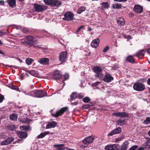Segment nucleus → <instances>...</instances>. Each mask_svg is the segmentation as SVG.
<instances>
[{"label": "nucleus", "instance_id": "1", "mask_svg": "<svg viewBox=\"0 0 150 150\" xmlns=\"http://www.w3.org/2000/svg\"><path fill=\"white\" fill-rule=\"evenodd\" d=\"M102 69L99 66H96L93 68V71L96 74L95 75L96 78H98L100 79L103 78V75L101 72L102 71Z\"/></svg>", "mask_w": 150, "mask_h": 150}, {"label": "nucleus", "instance_id": "2", "mask_svg": "<svg viewBox=\"0 0 150 150\" xmlns=\"http://www.w3.org/2000/svg\"><path fill=\"white\" fill-rule=\"evenodd\" d=\"M31 95H35V96L38 98L43 97L47 96V93L42 90H37L35 92L31 91L30 92Z\"/></svg>", "mask_w": 150, "mask_h": 150}, {"label": "nucleus", "instance_id": "3", "mask_svg": "<svg viewBox=\"0 0 150 150\" xmlns=\"http://www.w3.org/2000/svg\"><path fill=\"white\" fill-rule=\"evenodd\" d=\"M54 78L58 82H63L64 81L63 77L60 72L58 70L55 71L53 75Z\"/></svg>", "mask_w": 150, "mask_h": 150}, {"label": "nucleus", "instance_id": "4", "mask_svg": "<svg viewBox=\"0 0 150 150\" xmlns=\"http://www.w3.org/2000/svg\"><path fill=\"white\" fill-rule=\"evenodd\" d=\"M22 42L24 45L32 46L37 43V40H34L33 38H25L24 41V39H22Z\"/></svg>", "mask_w": 150, "mask_h": 150}, {"label": "nucleus", "instance_id": "5", "mask_svg": "<svg viewBox=\"0 0 150 150\" xmlns=\"http://www.w3.org/2000/svg\"><path fill=\"white\" fill-rule=\"evenodd\" d=\"M33 6L35 11L37 12H42L47 8V7L46 6L42 5L37 4H34Z\"/></svg>", "mask_w": 150, "mask_h": 150}, {"label": "nucleus", "instance_id": "6", "mask_svg": "<svg viewBox=\"0 0 150 150\" xmlns=\"http://www.w3.org/2000/svg\"><path fill=\"white\" fill-rule=\"evenodd\" d=\"M133 88L134 90L139 91H143L145 89V86L144 84L138 82L134 84Z\"/></svg>", "mask_w": 150, "mask_h": 150}, {"label": "nucleus", "instance_id": "7", "mask_svg": "<svg viewBox=\"0 0 150 150\" xmlns=\"http://www.w3.org/2000/svg\"><path fill=\"white\" fill-rule=\"evenodd\" d=\"M64 17L63 18V20L64 21H70L73 20L74 15L72 12L71 11L66 12L64 15Z\"/></svg>", "mask_w": 150, "mask_h": 150}, {"label": "nucleus", "instance_id": "8", "mask_svg": "<svg viewBox=\"0 0 150 150\" xmlns=\"http://www.w3.org/2000/svg\"><path fill=\"white\" fill-rule=\"evenodd\" d=\"M68 110V107H65L60 109L56 112V114H52V115L55 117H57L61 115H62L64 112Z\"/></svg>", "mask_w": 150, "mask_h": 150}, {"label": "nucleus", "instance_id": "9", "mask_svg": "<svg viewBox=\"0 0 150 150\" xmlns=\"http://www.w3.org/2000/svg\"><path fill=\"white\" fill-rule=\"evenodd\" d=\"M112 115L117 117L122 118L127 117L129 116V114L125 112H114L113 113Z\"/></svg>", "mask_w": 150, "mask_h": 150}, {"label": "nucleus", "instance_id": "10", "mask_svg": "<svg viewBox=\"0 0 150 150\" xmlns=\"http://www.w3.org/2000/svg\"><path fill=\"white\" fill-rule=\"evenodd\" d=\"M121 132V129L120 127H119L111 131L108 134L107 136L108 137H110L115 134H119Z\"/></svg>", "mask_w": 150, "mask_h": 150}, {"label": "nucleus", "instance_id": "11", "mask_svg": "<svg viewBox=\"0 0 150 150\" xmlns=\"http://www.w3.org/2000/svg\"><path fill=\"white\" fill-rule=\"evenodd\" d=\"M67 52H62L59 55V60L61 62V64L67 60Z\"/></svg>", "mask_w": 150, "mask_h": 150}, {"label": "nucleus", "instance_id": "12", "mask_svg": "<svg viewBox=\"0 0 150 150\" xmlns=\"http://www.w3.org/2000/svg\"><path fill=\"white\" fill-rule=\"evenodd\" d=\"M133 10L136 13H140L143 12V8L139 5H136L134 6Z\"/></svg>", "mask_w": 150, "mask_h": 150}, {"label": "nucleus", "instance_id": "13", "mask_svg": "<svg viewBox=\"0 0 150 150\" xmlns=\"http://www.w3.org/2000/svg\"><path fill=\"white\" fill-rule=\"evenodd\" d=\"M113 78L112 76L110 74H107L105 76L103 81L109 83L113 80Z\"/></svg>", "mask_w": 150, "mask_h": 150}, {"label": "nucleus", "instance_id": "14", "mask_svg": "<svg viewBox=\"0 0 150 150\" xmlns=\"http://www.w3.org/2000/svg\"><path fill=\"white\" fill-rule=\"evenodd\" d=\"M57 124V123L54 121L50 122L47 124L46 129H48L51 128H54Z\"/></svg>", "mask_w": 150, "mask_h": 150}, {"label": "nucleus", "instance_id": "15", "mask_svg": "<svg viewBox=\"0 0 150 150\" xmlns=\"http://www.w3.org/2000/svg\"><path fill=\"white\" fill-rule=\"evenodd\" d=\"M93 138L91 136H89L85 139L83 141V142L85 144H87L92 142L93 141Z\"/></svg>", "mask_w": 150, "mask_h": 150}, {"label": "nucleus", "instance_id": "16", "mask_svg": "<svg viewBox=\"0 0 150 150\" xmlns=\"http://www.w3.org/2000/svg\"><path fill=\"white\" fill-rule=\"evenodd\" d=\"M100 42V40L98 38L96 39L93 40L91 43V45L92 47L93 48L97 47L98 45Z\"/></svg>", "mask_w": 150, "mask_h": 150}, {"label": "nucleus", "instance_id": "17", "mask_svg": "<svg viewBox=\"0 0 150 150\" xmlns=\"http://www.w3.org/2000/svg\"><path fill=\"white\" fill-rule=\"evenodd\" d=\"M14 140L13 138H8L5 140L1 142L2 145H6L10 144Z\"/></svg>", "mask_w": 150, "mask_h": 150}, {"label": "nucleus", "instance_id": "18", "mask_svg": "<svg viewBox=\"0 0 150 150\" xmlns=\"http://www.w3.org/2000/svg\"><path fill=\"white\" fill-rule=\"evenodd\" d=\"M17 134L19 137L21 138H25L28 136V134L27 132L20 131H18Z\"/></svg>", "mask_w": 150, "mask_h": 150}, {"label": "nucleus", "instance_id": "19", "mask_svg": "<svg viewBox=\"0 0 150 150\" xmlns=\"http://www.w3.org/2000/svg\"><path fill=\"white\" fill-rule=\"evenodd\" d=\"M50 60L48 58H42L38 60V62L42 64H48Z\"/></svg>", "mask_w": 150, "mask_h": 150}, {"label": "nucleus", "instance_id": "20", "mask_svg": "<svg viewBox=\"0 0 150 150\" xmlns=\"http://www.w3.org/2000/svg\"><path fill=\"white\" fill-rule=\"evenodd\" d=\"M61 4V1H59L58 0H53L51 6H52L58 7Z\"/></svg>", "mask_w": 150, "mask_h": 150}, {"label": "nucleus", "instance_id": "21", "mask_svg": "<svg viewBox=\"0 0 150 150\" xmlns=\"http://www.w3.org/2000/svg\"><path fill=\"white\" fill-rule=\"evenodd\" d=\"M7 2L11 8H13L16 5V0H7Z\"/></svg>", "mask_w": 150, "mask_h": 150}, {"label": "nucleus", "instance_id": "22", "mask_svg": "<svg viewBox=\"0 0 150 150\" xmlns=\"http://www.w3.org/2000/svg\"><path fill=\"white\" fill-rule=\"evenodd\" d=\"M126 60L127 62L132 64H133L135 62L134 59V57L132 55H129L126 58Z\"/></svg>", "mask_w": 150, "mask_h": 150}, {"label": "nucleus", "instance_id": "23", "mask_svg": "<svg viewBox=\"0 0 150 150\" xmlns=\"http://www.w3.org/2000/svg\"><path fill=\"white\" fill-rule=\"evenodd\" d=\"M64 145V144H62L54 145V147H57L59 150H64L66 148H67L68 149H69L68 148H65L64 147H63L62 146Z\"/></svg>", "mask_w": 150, "mask_h": 150}, {"label": "nucleus", "instance_id": "24", "mask_svg": "<svg viewBox=\"0 0 150 150\" xmlns=\"http://www.w3.org/2000/svg\"><path fill=\"white\" fill-rule=\"evenodd\" d=\"M102 5V8L108 9L109 7V4L108 2H103L100 3Z\"/></svg>", "mask_w": 150, "mask_h": 150}, {"label": "nucleus", "instance_id": "25", "mask_svg": "<svg viewBox=\"0 0 150 150\" xmlns=\"http://www.w3.org/2000/svg\"><path fill=\"white\" fill-rule=\"evenodd\" d=\"M126 121L125 119L122 120V119L120 118L117 121V124L120 126H122L125 124L126 123Z\"/></svg>", "mask_w": 150, "mask_h": 150}, {"label": "nucleus", "instance_id": "26", "mask_svg": "<svg viewBox=\"0 0 150 150\" xmlns=\"http://www.w3.org/2000/svg\"><path fill=\"white\" fill-rule=\"evenodd\" d=\"M50 134L49 131L45 132L42 133H41L40 134L38 135V138H42L45 137L46 135Z\"/></svg>", "mask_w": 150, "mask_h": 150}, {"label": "nucleus", "instance_id": "27", "mask_svg": "<svg viewBox=\"0 0 150 150\" xmlns=\"http://www.w3.org/2000/svg\"><path fill=\"white\" fill-rule=\"evenodd\" d=\"M117 22L119 25H123L125 24V21L123 18H120L119 19L117 20Z\"/></svg>", "mask_w": 150, "mask_h": 150}, {"label": "nucleus", "instance_id": "28", "mask_svg": "<svg viewBox=\"0 0 150 150\" xmlns=\"http://www.w3.org/2000/svg\"><path fill=\"white\" fill-rule=\"evenodd\" d=\"M78 96V94L76 92H73L70 95L71 100H74L77 98Z\"/></svg>", "mask_w": 150, "mask_h": 150}, {"label": "nucleus", "instance_id": "29", "mask_svg": "<svg viewBox=\"0 0 150 150\" xmlns=\"http://www.w3.org/2000/svg\"><path fill=\"white\" fill-rule=\"evenodd\" d=\"M27 72L28 74L34 76H36L38 74V72L34 70H31V71H28Z\"/></svg>", "mask_w": 150, "mask_h": 150}, {"label": "nucleus", "instance_id": "30", "mask_svg": "<svg viewBox=\"0 0 150 150\" xmlns=\"http://www.w3.org/2000/svg\"><path fill=\"white\" fill-rule=\"evenodd\" d=\"M86 8L84 6H81L77 10V13L80 14L82 12L86 10Z\"/></svg>", "mask_w": 150, "mask_h": 150}, {"label": "nucleus", "instance_id": "31", "mask_svg": "<svg viewBox=\"0 0 150 150\" xmlns=\"http://www.w3.org/2000/svg\"><path fill=\"white\" fill-rule=\"evenodd\" d=\"M9 118L11 120H16L17 118V115L16 114H13L10 116Z\"/></svg>", "mask_w": 150, "mask_h": 150}, {"label": "nucleus", "instance_id": "32", "mask_svg": "<svg viewBox=\"0 0 150 150\" xmlns=\"http://www.w3.org/2000/svg\"><path fill=\"white\" fill-rule=\"evenodd\" d=\"M143 146L145 149L148 150L150 149V144L145 142L143 144Z\"/></svg>", "mask_w": 150, "mask_h": 150}, {"label": "nucleus", "instance_id": "33", "mask_svg": "<svg viewBox=\"0 0 150 150\" xmlns=\"http://www.w3.org/2000/svg\"><path fill=\"white\" fill-rule=\"evenodd\" d=\"M145 52L144 50L139 51L138 53L136 54V56L137 57H139L140 56H144Z\"/></svg>", "mask_w": 150, "mask_h": 150}, {"label": "nucleus", "instance_id": "34", "mask_svg": "<svg viewBox=\"0 0 150 150\" xmlns=\"http://www.w3.org/2000/svg\"><path fill=\"white\" fill-rule=\"evenodd\" d=\"M33 59L31 58H28L26 59L25 62L26 64L28 65L31 64L33 62Z\"/></svg>", "mask_w": 150, "mask_h": 150}, {"label": "nucleus", "instance_id": "35", "mask_svg": "<svg viewBox=\"0 0 150 150\" xmlns=\"http://www.w3.org/2000/svg\"><path fill=\"white\" fill-rule=\"evenodd\" d=\"M113 145H109L106 146L105 148V150H113Z\"/></svg>", "mask_w": 150, "mask_h": 150}, {"label": "nucleus", "instance_id": "36", "mask_svg": "<svg viewBox=\"0 0 150 150\" xmlns=\"http://www.w3.org/2000/svg\"><path fill=\"white\" fill-rule=\"evenodd\" d=\"M122 6L121 4H114L112 6V7L114 9L117 8L119 9Z\"/></svg>", "mask_w": 150, "mask_h": 150}, {"label": "nucleus", "instance_id": "37", "mask_svg": "<svg viewBox=\"0 0 150 150\" xmlns=\"http://www.w3.org/2000/svg\"><path fill=\"white\" fill-rule=\"evenodd\" d=\"M30 127L28 126H20V129L21 130H26L29 129Z\"/></svg>", "mask_w": 150, "mask_h": 150}, {"label": "nucleus", "instance_id": "38", "mask_svg": "<svg viewBox=\"0 0 150 150\" xmlns=\"http://www.w3.org/2000/svg\"><path fill=\"white\" fill-rule=\"evenodd\" d=\"M143 123L144 124L148 125L150 123V117H147L146 118V119L144 120Z\"/></svg>", "mask_w": 150, "mask_h": 150}, {"label": "nucleus", "instance_id": "39", "mask_svg": "<svg viewBox=\"0 0 150 150\" xmlns=\"http://www.w3.org/2000/svg\"><path fill=\"white\" fill-rule=\"evenodd\" d=\"M53 0H44L45 4L47 5H51Z\"/></svg>", "mask_w": 150, "mask_h": 150}, {"label": "nucleus", "instance_id": "40", "mask_svg": "<svg viewBox=\"0 0 150 150\" xmlns=\"http://www.w3.org/2000/svg\"><path fill=\"white\" fill-rule=\"evenodd\" d=\"M22 32L24 33H27L29 31V28H23L21 29Z\"/></svg>", "mask_w": 150, "mask_h": 150}, {"label": "nucleus", "instance_id": "41", "mask_svg": "<svg viewBox=\"0 0 150 150\" xmlns=\"http://www.w3.org/2000/svg\"><path fill=\"white\" fill-rule=\"evenodd\" d=\"M83 101L84 103H87L91 101V99L88 97H86L83 99Z\"/></svg>", "mask_w": 150, "mask_h": 150}, {"label": "nucleus", "instance_id": "42", "mask_svg": "<svg viewBox=\"0 0 150 150\" xmlns=\"http://www.w3.org/2000/svg\"><path fill=\"white\" fill-rule=\"evenodd\" d=\"M125 138V136L123 135H122V136L120 137H118L115 139V142H117L119 141H120L122 140Z\"/></svg>", "mask_w": 150, "mask_h": 150}, {"label": "nucleus", "instance_id": "43", "mask_svg": "<svg viewBox=\"0 0 150 150\" xmlns=\"http://www.w3.org/2000/svg\"><path fill=\"white\" fill-rule=\"evenodd\" d=\"M113 150H120V146L118 144H115L113 145Z\"/></svg>", "mask_w": 150, "mask_h": 150}, {"label": "nucleus", "instance_id": "44", "mask_svg": "<svg viewBox=\"0 0 150 150\" xmlns=\"http://www.w3.org/2000/svg\"><path fill=\"white\" fill-rule=\"evenodd\" d=\"M92 106V105L91 104H86V105H82V108L83 109H88L91 106Z\"/></svg>", "mask_w": 150, "mask_h": 150}, {"label": "nucleus", "instance_id": "45", "mask_svg": "<svg viewBox=\"0 0 150 150\" xmlns=\"http://www.w3.org/2000/svg\"><path fill=\"white\" fill-rule=\"evenodd\" d=\"M12 26L14 27V28H15L17 30H21L22 28V27L20 26H18L16 25H11Z\"/></svg>", "mask_w": 150, "mask_h": 150}, {"label": "nucleus", "instance_id": "46", "mask_svg": "<svg viewBox=\"0 0 150 150\" xmlns=\"http://www.w3.org/2000/svg\"><path fill=\"white\" fill-rule=\"evenodd\" d=\"M11 88L13 90H15L16 91H18L19 90V88L17 86L15 85H13L12 84L11 86Z\"/></svg>", "mask_w": 150, "mask_h": 150}, {"label": "nucleus", "instance_id": "47", "mask_svg": "<svg viewBox=\"0 0 150 150\" xmlns=\"http://www.w3.org/2000/svg\"><path fill=\"white\" fill-rule=\"evenodd\" d=\"M69 75L68 73H66L64 75V77H63L64 81L68 79H69Z\"/></svg>", "mask_w": 150, "mask_h": 150}, {"label": "nucleus", "instance_id": "48", "mask_svg": "<svg viewBox=\"0 0 150 150\" xmlns=\"http://www.w3.org/2000/svg\"><path fill=\"white\" fill-rule=\"evenodd\" d=\"M6 137V136L5 133H2L0 134V139H4Z\"/></svg>", "mask_w": 150, "mask_h": 150}, {"label": "nucleus", "instance_id": "49", "mask_svg": "<svg viewBox=\"0 0 150 150\" xmlns=\"http://www.w3.org/2000/svg\"><path fill=\"white\" fill-rule=\"evenodd\" d=\"M138 147L137 145H134L131 146L130 148V150H135Z\"/></svg>", "mask_w": 150, "mask_h": 150}, {"label": "nucleus", "instance_id": "50", "mask_svg": "<svg viewBox=\"0 0 150 150\" xmlns=\"http://www.w3.org/2000/svg\"><path fill=\"white\" fill-rule=\"evenodd\" d=\"M4 99V96L3 95L0 93V103H2Z\"/></svg>", "mask_w": 150, "mask_h": 150}, {"label": "nucleus", "instance_id": "51", "mask_svg": "<svg viewBox=\"0 0 150 150\" xmlns=\"http://www.w3.org/2000/svg\"><path fill=\"white\" fill-rule=\"evenodd\" d=\"M84 27V26L83 25H81V26L79 27L77 29L76 32L77 33H79L81 30V29Z\"/></svg>", "mask_w": 150, "mask_h": 150}, {"label": "nucleus", "instance_id": "52", "mask_svg": "<svg viewBox=\"0 0 150 150\" xmlns=\"http://www.w3.org/2000/svg\"><path fill=\"white\" fill-rule=\"evenodd\" d=\"M109 49V47L108 46H106L103 50V52H106Z\"/></svg>", "mask_w": 150, "mask_h": 150}, {"label": "nucleus", "instance_id": "53", "mask_svg": "<svg viewBox=\"0 0 150 150\" xmlns=\"http://www.w3.org/2000/svg\"><path fill=\"white\" fill-rule=\"evenodd\" d=\"M60 39L58 40L59 42L62 44L63 45L64 42L63 40H62V38H59Z\"/></svg>", "mask_w": 150, "mask_h": 150}, {"label": "nucleus", "instance_id": "54", "mask_svg": "<svg viewBox=\"0 0 150 150\" xmlns=\"http://www.w3.org/2000/svg\"><path fill=\"white\" fill-rule=\"evenodd\" d=\"M100 83V82H96L93 83L92 85L93 86H97L99 83Z\"/></svg>", "mask_w": 150, "mask_h": 150}, {"label": "nucleus", "instance_id": "55", "mask_svg": "<svg viewBox=\"0 0 150 150\" xmlns=\"http://www.w3.org/2000/svg\"><path fill=\"white\" fill-rule=\"evenodd\" d=\"M6 33L5 32H3L0 31V36H2L6 34Z\"/></svg>", "mask_w": 150, "mask_h": 150}, {"label": "nucleus", "instance_id": "56", "mask_svg": "<svg viewBox=\"0 0 150 150\" xmlns=\"http://www.w3.org/2000/svg\"><path fill=\"white\" fill-rule=\"evenodd\" d=\"M9 129L11 131L13 130L14 129V126L13 125H11Z\"/></svg>", "mask_w": 150, "mask_h": 150}, {"label": "nucleus", "instance_id": "57", "mask_svg": "<svg viewBox=\"0 0 150 150\" xmlns=\"http://www.w3.org/2000/svg\"><path fill=\"white\" fill-rule=\"evenodd\" d=\"M42 45H38L35 46V48H42Z\"/></svg>", "mask_w": 150, "mask_h": 150}, {"label": "nucleus", "instance_id": "58", "mask_svg": "<svg viewBox=\"0 0 150 150\" xmlns=\"http://www.w3.org/2000/svg\"><path fill=\"white\" fill-rule=\"evenodd\" d=\"M119 67L118 65H114L113 66V68L114 69H116L119 68Z\"/></svg>", "mask_w": 150, "mask_h": 150}, {"label": "nucleus", "instance_id": "59", "mask_svg": "<svg viewBox=\"0 0 150 150\" xmlns=\"http://www.w3.org/2000/svg\"><path fill=\"white\" fill-rule=\"evenodd\" d=\"M79 103V102H74L72 103H71L72 105H76Z\"/></svg>", "mask_w": 150, "mask_h": 150}, {"label": "nucleus", "instance_id": "60", "mask_svg": "<svg viewBox=\"0 0 150 150\" xmlns=\"http://www.w3.org/2000/svg\"><path fill=\"white\" fill-rule=\"evenodd\" d=\"M0 5L1 6L4 5V2L3 1H0Z\"/></svg>", "mask_w": 150, "mask_h": 150}, {"label": "nucleus", "instance_id": "61", "mask_svg": "<svg viewBox=\"0 0 150 150\" xmlns=\"http://www.w3.org/2000/svg\"><path fill=\"white\" fill-rule=\"evenodd\" d=\"M78 98L79 99H81L83 97V95H80L79 94V95H78Z\"/></svg>", "mask_w": 150, "mask_h": 150}, {"label": "nucleus", "instance_id": "62", "mask_svg": "<svg viewBox=\"0 0 150 150\" xmlns=\"http://www.w3.org/2000/svg\"><path fill=\"white\" fill-rule=\"evenodd\" d=\"M147 84L150 85V78H149L147 80Z\"/></svg>", "mask_w": 150, "mask_h": 150}, {"label": "nucleus", "instance_id": "63", "mask_svg": "<svg viewBox=\"0 0 150 150\" xmlns=\"http://www.w3.org/2000/svg\"><path fill=\"white\" fill-rule=\"evenodd\" d=\"M144 147H140L137 149V150H144Z\"/></svg>", "mask_w": 150, "mask_h": 150}, {"label": "nucleus", "instance_id": "64", "mask_svg": "<svg viewBox=\"0 0 150 150\" xmlns=\"http://www.w3.org/2000/svg\"><path fill=\"white\" fill-rule=\"evenodd\" d=\"M129 16L130 17H132L134 16V14L132 13H129Z\"/></svg>", "mask_w": 150, "mask_h": 150}]
</instances>
